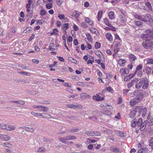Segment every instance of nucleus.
Returning a JSON list of instances; mask_svg holds the SVG:
<instances>
[{
    "label": "nucleus",
    "instance_id": "obj_8",
    "mask_svg": "<svg viewBox=\"0 0 153 153\" xmlns=\"http://www.w3.org/2000/svg\"><path fill=\"white\" fill-rule=\"evenodd\" d=\"M66 106L67 108L71 109H74L75 108H82V107L81 105L78 103H76V104L74 103L67 104L66 105Z\"/></svg>",
    "mask_w": 153,
    "mask_h": 153
},
{
    "label": "nucleus",
    "instance_id": "obj_14",
    "mask_svg": "<svg viewBox=\"0 0 153 153\" xmlns=\"http://www.w3.org/2000/svg\"><path fill=\"white\" fill-rule=\"evenodd\" d=\"M129 73V70L127 68H122L120 70V73L122 76H123L125 74H128Z\"/></svg>",
    "mask_w": 153,
    "mask_h": 153
},
{
    "label": "nucleus",
    "instance_id": "obj_64",
    "mask_svg": "<svg viewBox=\"0 0 153 153\" xmlns=\"http://www.w3.org/2000/svg\"><path fill=\"white\" fill-rule=\"evenodd\" d=\"M81 25L83 27L85 28L87 27V25L84 22H82L81 23Z\"/></svg>",
    "mask_w": 153,
    "mask_h": 153
},
{
    "label": "nucleus",
    "instance_id": "obj_20",
    "mask_svg": "<svg viewBox=\"0 0 153 153\" xmlns=\"http://www.w3.org/2000/svg\"><path fill=\"white\" fill-rule=\"evenodd\" d=\"M93 98L94 100H95L97 101H101L104 100L103 98H101L97 94L93 96Z\"/></svg>",
    "mask_w": 153,
    "mask_h": 153
},
{
    "label": "nucleus",
    "instance_id": "obj_11",
    "mask_svg": "<svg viewBox=\"0 0 153 153\" xmlns=\"http://www.w3.org/2000/svg\"><path fill=\"white\" fill-rule=\"evenodd\" d=\"M143 84L142 85V88L144 89H146L147 88L149 87V81L148 80L147 78L146 77L144 78Z\"/></svg>",
    "mask_w": 153,
    "mask_h": 153
},
{
    "label": "nucleus",
    "instance_id": "obj_43",
    "mask_svg": "<svg viewBox=\"0 0 153 153\" xmlns=\"http://www.w3.org/2000/svg\"><path fill=\"white\" fill-rule=\"evenodd\" d=\"M86 37L88 39V40L90 42H92V38L90 34H86Z\"/></svg>",
    "mask_w": 153,
    "mask_h": 153
},
{
    "label": "nucleus",
    "instance_id": "obj_51",
    "mask_svg": "<svg viewBox=\"0 0 153 153\" xmlns=\"http://www.w3.org/2000/svg\"><path fill=\"white\" fill-rule=\"evenodd\" d=\"M146 73L147 74H149L151 71V68L149 67H146Z\"/></svg>",
    "mask_w": 153,
    "mask_h": 153
},
{
    "label": "nucleus",
    "instance_id": "obj_53",
    "mask_svg": "<svg viewBox=\"0 0 153 153\" xmlns=\"http://www.w3.org/2000/svg\"><path fill=\"white\" fill-rule=\"evenodd\" d=\"M106 89L107 91H109L111 93H112L113 92V90L112 88L111 87H106Z\"/></svg>",
    "mask_w": 153,
    "mask_h": 153
},
{
    "label": "nucleus",
    "instance_id": "obj_54",
    "mask_svg": "<svg viewBox=\"0 0 153 153\" xmlns=\"http://www.w3.org/2000/svg\"><path fill=\"white\" fill-rule=\"evenodd\" d=\"M40 113H39L35 112H31V114L34 116H40Z\"/></svg>",
    "mask_w": 153,
    "mask_h": 153
},
{
    "label": "nucleus",
    "instance_id": "obj_17",
    "mask_svg": "<svg viewBox=\"0 0 153 153\" xmlns=\"http://www.w3.org/2000/svg\"><path fill=\"white\" fill-rule=\"evenodd\" d=\"M106 38L110 42H112L113 41V37L112 35L110 33H107L105 34Z\"/></svg>",
    "mask_w": 153,
    "mask_h": 153
},
{
    "label": "nucleus",
    "instance_id": "obj_60",
    "mask_svg": "<svg viewBox=\"0 0 153 153\" xmlns=\"http://www.w3.org/2000/svg\"><path fill=\"white\" fill-rule=\"evenodd\" d=\"M87 45L85 46V48L86 49L88 50V49H90L91 48V45L90 44H87Z\"/></svg>",
    "mask_w": 153,
    "mask_h": 153
},
{
    "label": "nucleus",
    "instance_id": "obj_46",
    "mask_svg": "<svg viewBox=\"0 0 153 153\" xmlns=\"http://www.w3.org/2000/svg\"><path fill=\"white\" fill-rule=\"evenodd\" d=\"M137 121H135V120H134L132 121V123L131 124V126L133 127H134L136 126L137 124Z\"/></svg>",
    "mask_w": 153,
    "mask_h": 153
},
{
    "label": "nucleus",
    "instance_id": "obj_5",
    "mask_svg": "<svg viewBox=\"0 0 153 153\" xmlns=\"http://www.w3.org/2000/svg\"><path fill=\"white\" fill-rule=\"evenodd\" d=\"M152 39L144 40L142 43V45L144 48L146 49H151L153 48V42Z\"/></svg>",
    "mask_w": 153,
    "mask_h": 153
},
{
    "label": "nucleus",
    "instance_id": "obj_33",
    "mask_svg": "<svg viewBox=\"0 0 153 153\" xmlns=\"http://www.w3.org/2000/svg\"><path fill=\"white\" fill-rule=\"evenodd\" d=\"M103 13L102 11H100L97 14L98 20V21H100V19L102 17V14Z\"/></svg>",
    "mask_w": 153,
    "mask_h": 153
},
{
    "label": "nucleus",
    "instance_id": "obj_34",
    "mask_svg": "<svg viewBox=\"0 0 153 153\" xmlns=\"http://www.w3.org/2000/svg\"><path fill=\"white\" fill-rule=\"evenodd\" d=\"M78 11L76 10L74 11L73 12V15H71L72 16H74L76 18L78 17L79 15V13H78Z\"/></svg>",
    "mask_w": 153,
    "mask_h": 153
},
{
    "label": "nucleus",
    "instance_id": "obj_48",
    "mask_svg": "<svg viewBox=\"0 0 153 153\" xmlns=\"http://www.w3.org/2000/svg\"><path fill=\"white\" fill-rule=\"evenodd\" d=\"M142 68V65L141 64H139L137 66V67L136 68V72H137L138 71H139Z\"/></svg>",
    "mask_w": 153,
    "mask_h": 153
},
{
    "label": "nucleus",
    "instance_id": "obj_59",
    "mask_svg": "<svg viewBox=\"0 0 153 153\" xmlns=\"http://www.w3.org/2000/svg\"><path fill=\"white\" fill-rule=\"evenodd\" d=\"M94 136H100L101 135L100 132L97 131H94Z\"/></svg>",
    "mask_w": 153,
    "mask_h": 153
},
{
    "label": "nucleus",
    "instance_id": "obj_9",
    "mask_svg": "<svg viewBox=\"0 0 153 153\" xmlns=\"http://www.w3.org/2000/svg\"><path fill=\"white\" fill-rule=\"evenodd\" d=\"M144 78H142L136 81L135 84V87L137 89H138L140 88L143 84Z\"/></svg>",
    "mask_w": 153,
    "mask_h": 153
},
{
    "label": "nucleus",
    "instance_id": "obj_41",
    "mask_svg": "<svg viewBox=\"0 0 153 153\" xmlns=\"http://www.w3.org/2000/svg\"><path fill=\"white\" fill-rule=\"evenodd\" d=\"M100 44L99 42H97L95 44V48L96 49H98L100 48Z\"/></svg>",
    "mask_w": 153,
    "mask_h": 153
},
{
    "label": "nucleus",
    "instance_id": "obj_21",
    "mask_svg": "<svg viewBox=\"0 0 153 153\" xmlns=\"http://www.w3.org/2000/svg\"><path fill=\"white\" fill-rule=\"evenodd\" d=\"M49 47L50 50L52 51L57 49V47L54 43H50Z\"/></svg>",
    "mask_w": 153,
    "mask_h": 153
},
{
    "label": "nucleus",
    "instance_id": "obj_27",
    "mask_svg": "<svg viewBox=\"0 0 153 153\" xmlns=\"http://www.w3.org/2000/svg\"><path fill=\"white\" fill-rule=\"evenodd\" d=\"M25 129L26 131H29L30 132H33L34 131V129L33 128L26 127L25 128Z\"/></svg>",
    "mask_w": 153,
    "mask_h": 153
},
{
    "label": "nucleus",
    "instance_id": "obj_15",
    "mask_svg": "<svg viewBox=\"0 0 153 153\" xmlns=\"http://www.w3.org/2000/svg\"><path fill=\"white\" fill-rule=\"evenodd\" d=\"M127 16H123L122 15H120L119 16V21L123 25L125 24L126 21V19Z\"/></svg>",
    "mask_w": 153,
    "mask_h": 153
},
{
    "label": "nucleus",
    "instance_id": "obj_44",
    "mask_svg": "<svg viewBox=\"0 0 153 153\" xmlns=\"http://www.w3.org/2000/svg\"><path fill=\"white\" fill-rule=\"evenodd\" d=\"M19 73L24 75H26L27 76H30V73H27L25 72H24L23 71H22Z\"/></svg>",
    "mask_w": 153,
    "mask_h": 153
},
{
    "label": "nucleus",
    "instance_id": "obj_16",
    "mask_svg": "<svg viewBox=\"0 0 153 153\" xmlns=\"http://www.w3.org/2000/svg\"><path fill=\"white\" fill-rule=\"evenodd\" d=\"M129 58L130 61L132 63H134L135 62V61L137 59L136 57L133 54L129 55Z\"/></svg>",
    "mask_w": 153,
    "mask_h": 153
},
{
    "label": "nucleus",
    "instance_id": "obj_31",
    "mask_svg": "<svg viewBox=\"0 0 153 153\" xmlns=\"http://www.w3.org/2000/svg\"><path fill=\"white\" fill-rule=\"evenodd\" d=\"M142 109V108L141 107L137 106L135 107L134 111L136 112H137L140 113L141 112Z\"/></svg>",
    "mask_w": 153,
    "mask_h": 153
},
{
    "label": "nucleus",
    "instance_id": "obj_26",
    "mask_svg": "<svg viewBox=\"0 0 153 153\" xmlns=\"http://www.w3.org/2000/svg\"><path fill=\"white\" fill-rule=\"evenodd\" d=\"M111 150L116 153H117L120 151V150L119 148H116L115 147L111 148Z\"/></svg>",
    "mask_w": 153,
    "mask_h": 153
},
{
    "label": "nucleus",
    "instance_id": "obj_3",
    "mask_svg": "<svg viewBox=\"0 0 153 153\" xmlns=\"http://www.w3.org/2000/svg\"><path fill=\"white\" fill-rule=\"evenodd\" d=\"M76 138V137L74 135H69L65 136L63 137H59V140L62 143L69 145L73 143L72 141H68L69 140H72Z\"/></svg>",
    "mask_w": 153,
    "mask_h": 153
},
{
    "label": "nucleus",
    "instance_id": "obj_58",
    "mask_svg": "<svg viewBox=\"0 0 153 153\" xmlns=\"http://www.w3.org/2000/svg\"><path fill=\"white\" fill-rule=\"evenodd\" d=\"M149 146L152 147V149H153V137H152L150 140L149 143Z\"/></svg>",
    "mask_w": 153,
    "mask_h": 153
},
{
    "label": "nucleus",
    "instance_id": "obj_56",
    "mask_svg": "<svg viewBox=\"0 0 153 153\" xmlns=\"http://www.w3.org/2000/svg\"><path fill=\"white\" fill-rule=\"evenodd\" d=\"M62 85L68 87H71L72 86L71 85H69V84L67 82H65L64 83L62 84Z\"/></svg>",
    "mask_w": 153,
    "mask_h": 153
},
{
    "label": "nucleus",
    "instance_id": "obj_6",
    "mask_svg": "<svg viewBox=\"0 0 153 153\" xmlns=\"http://www.w3.org/2000/svg\"><path fill=\"white\" fill-rule=\"evenodd\" d=\"M146 124L147 121H145L143 122L142 119L141 118H139L137 123V127L138 128V129H139L140 131H143L146 128Z\"/></svg>",
    "mask_w": 153,
    "mask_h": 153
},
{
    "label": "nucleus",
    "instance_id": "obj_22",
    "mask_svg": "<svg viewBox=\"0 0 153 153\" xmlns=\"http://www.w3.org/2000/svg\"><path fill=\"white\" fill-rule=\"evenodd\" d=\"M108 16L109 18L111 20L113 19H114V12L110 11L108 13Z\"/></svg>",
    "mask_w": 153,
    "mask_h": 153
},
{
    "label": "nucleus",
    "instance_id": "obj_7",
    "mask_svg": "<svg viewBox=\"0 0 153 153\" xmlns=\"http://www.w3.org/2000/svg\"><path fill=\"white\" fill-rule=\"evenodd\" d=\"M146 124L147 121H145L143 122L142 119L141 118H139L137 123V127L138 128V129H139L140 131H143L146 128Z\"/></svg>",
    "mask_w": 153,
    "mask_h": 153
},
{
    "label": "nucleus",
    "instance_id": "obj_62",
    "mask_svg": "<svg viewBox=\"0 0 153 153\" xmlns=\"http://www.w3.org/2000/svg\"><path fill=\"white\" fill-rule=\"evenodd\" d=\"M105 113L107 115H109L111 114V112L108 110L105 111Z\"/></svg>",
    "mask_w": 153,
    "mask_h": 153
},
{
    "label": "nucleus",
    "instance_id": "obj_38",
    "mask_svg": "<svg viewBox=\"0 0 153 153\" xmlns=\"http://www.w3.org/2000/svg\"><path fill=\"white\" fill-rule=\"evenodd\" d=\"M69 27L68 25V23H64L62 25V29L63 30L65 28L67 29Z\"/></svg>",
    "mask_w": 153,
    "mask_h": 153
},
{
    "label": "nucleus",
    "instance_id": "obj_2",
    "mask_svg": "<svg viewBox=\"0 0 153 153\" xmlns=\"http://www.w3.org/2000/svg\"><path fill=\"white\" fill-rule=\"evenodd\" d=\"M135 18L146 23H151L153 22V19L149 14L143 15H136L135 16Z\"/></svg>",
    "mask_w": 153,
    "mask_h": 153
},
{
    "label": "nucleus",
    "instance_id": "obj_12",
    "mask_svg": "<svg viewBox=\"0 0 153 153\" xmlns=\"http://www.w3.org/2000/svg\"><path fill=\"white\" fill-rule=\"evenodd\" d=\"M104 22L105 24L107 26H108L110 27H112L113 28V30L114 31H115V28L113 27L111 25V24L109 22L108 20L106 18H104L103 19Z\"/></svg>",
    "mask_w": 153,
    "mask_h": 153
},
{
    "label": "nucleus",
    "instance_id": "obj_40",
    "mask_svg": "<svg viewBox=\"0 0 153 153\" xmlns=\"http://www.w3.org/2000/svg\"><path fill=\"white\" fill-rule=\"evenodd\" d=\"M109 105H108L107 104L105 103H101L100 105V107H101L102 108H105L109 106Z\"/></svg>",
    "mask_w": 153,
    "mask_h": 153
},
{
    "label": "nucleus",
    "instance_id": "obj_32",
    "mask_svg": "<svg viewBox=\"0 0 153 153\" xmlns=\"http://www.w3.org/2000/svg\"><path fill=\"white\" fill-rule=\"evenodd\" d=\"M134 23L136 25L139 27H141L143 24V22L139 21H135Z\"/></svg>",
    "mask_w": 153,
    "mask_h": 153
},
{
    "label": "nucleus",
    "instance_id": "obj_24",
    "mask_svg": "<svg viewBox=\"0 0 153 153\" xmlns=\"http://www.w3.org/2000/svg\"><path fill=\"white\" fill-rule=\"evenodd\" d=\"M80 96L82 98H88L89 97V96L88 94L82 93L80 94Z\"/></svg>",
    "mask_w": 153,
    "mask_h": 153
},
{
    "label": "nucleus",
    "instance_id": "obj_61",
    "mask_svg": "<svg viewBox=\"0 0 153 153\" xmlns=\"http://www.w3.org/2000/svg\"><path fill=\"white\" fill-rule=\"evenodd\" d=\"M146 148H144L142 149H140V150H138V153H141L142 152H144V150H146Z\"/></svg>",
    "mask_w": 153,
    "mask_h": 153
},
{
    "label": "nucleus",
    "instance_id": "obj_42",
    "mask_svg": "<svg viewBox=\"0 0 153 153\" xmlns=\"http://www.w3.org/2000/svg\"><path fill=\"white\" fill-rule=\"evenodd\" d=\"M68 59L75 64L77 63V61L72 57H69L68 58Z\"/></svg>",
    "mask_w": 153,
    "mask_h": 153
},
{
    "label": "nucleus",
    "instance_id": "obj_63",
    "mask_svg": "<svg viewBox=\"0 0 153 153\" xmlns=\"http://www.w3.org/2000/svg\"><path fill=\"white\" fill-rule=\"evenodd\" d=\"M32 61L34 63L36 64H38L39 62V60L36 59H32Z\"/></svg>",
    "mask_w": 153,
    "mask_h": 153
},
{
    "label": "nucleus",
    "instance_id": "obj_18",
    "mask_svg": "<svg viewBox=\"0 0 153 153\" xmlns=\"http://www.w3.org/2000/svg\"><path fill=\"white\" fill-rule=\"evenodd\" d=\"M49 108L48 107L44 106L39 105V110L43 112H47L48 111Z\"/></svg>",
    "mask_w": 153,
    "mask_h": 153
},
{
    "label": "nucleus",
    "instance_id": "obj_19",
    "mask_svg": "<svg viewBox=\"0 0 153 153\" xmlns=\"http://www.w3.org/2000/svg\"><path fill=\"white\" fill-rule=\"evenodd\" d=\"M40 116L44 118L50 119L51 118V116L47 113H42L40 114Z\"/></svg>",
    "mask_w": 153,
    "mask_h": 153
},
{
    "label": "nucleus",
    "instance_id": "obj_50",
    "mask_svg": "<svg viewBox=\"0 0 153 153\" xmlns=\"http://www.w3.org/2000/svg\"><path fill=\"white\" fill-rule=\"evenodd\" d=\"M7 126L6 125L4 124H1V126L0 127V128L3 129H7Z\"/></svg>",
    "mask_w": 153,
    "mask_h": 153
},
{
    "label": "nucleus",
    "instance_id": "obj_10",
    "mask_svg": "<svg viewBox=\"0 0 153 153\" xmlns=\"http://www.w3.org/2000/svg\"><path fill=\"white\" fill-rule=\"evenodd\" d=\"M114 41V44H116L115 46L117 47L120 46L121 40L118 35L117 34H115V35Z\"/></svg>",
    "mask_w": 153,
    "mask_h": 153
},
{
    "label": "nucleus",
    "instance_id": "obj_45",
    "mask_svg": "<svg viewBox=\"0 0 153 153\" xmlns=\"http://www.w3.org/2000/svg\"><path fill=\"white\" fill-rule=\"evenodd\" d=\"M40 15L43 16L45 15L46 13V11L45 10H42L40 12Z\"/></svg>",
    "mask_w": 153,
    "mask_h": 153
},
{
    "label": "nucleus",
    "instance_id": "obj_23",
    "mask_svg": "<svg viewBox=\"0 0 153 153\" xmlns=\"http://www.w3.org/2000/svg\"><path fill=\"white\" fill-rule=\"evenodd\" d=\"M147 111V109L146 108H144L141 110V112H140L142 114V117H144L146 114Z\"/></svg>",
    "mask_w": 153,
    "mask_h": 153
},
{
    "label": "nucleus",
    "instance_id": "obj_49",
    "mask_svg": "<svg viewBox=\"0 0 153 153\" xmlns=\"http://www.w3.org/2000/svg\"><path fill=\"white\" fill-rule=\"evenodd\" d=\"M58 17L60 20H63L65 19V17L63 14H60L58 15Z\"/></svg>",
    "mask_w": 153,
    "mask_h": 153
},
{
    "label": "nucleus",
    "instance_id": "obj_39",
    "mask_svg": "<svg viewBox=\"0 0 153 153\" xmlns=\"http://www.w3.org/2000/svg\"><path fill=\"white\" fill-rule=\"evenodd\" d=\"M116 135L121 137H124V134L121 131H117L116 133Z\"/></svg>",
    "mask_w": 153,
    "mask_h": 153
},
{
    "label": "nucleus",
    "instance_id": "obj_13",
    "mask_svg": "<svg viewBox=\"0 0 153 153\" xmlns=\"http://www.w3.org/2000/svg\"><path fill=\"white\" fill-rule=\"evenodd\" d=\"M0 138L2 140L7 141L9 140L10 137L7 135L0 134Z\"/></svg>",
    "mask_w": 153,
    "mask_h": 153
},
{
    "label": "nucleus",
    "instance_id": "obj_30",
    "mask_svg": "<svg viewBox=\"0 0 153 153\" xmlns=\"http://www.w3.org/2000/svg\"><path fill=\"white\" fill-rule=\"evenodd\" d=\"M136 115V112L134 110L131 111L129 114V116L131 118H133Z\"/></svg>",
    "mask_w": 153,
    "mask_h": 153
},
{
    "label": "nucleus",
    "instance_id": "obj_29",
    "mask_svg": "<svg viewBox=\"0 0 153 153\" xmlns=\"http://www.w3.org/2000/svg\"><path fill=\"white\" fill-rule=\"evenodd\" d=\"M94 131H87L85 133V134L89 136H94Z\"/></svg>",
    "mask_w": 153,
    "mask_h": 153
},
{
    "label": "nucleus",
    "instance_id": "obj_52",
    "mask_svg": "<svg viewBox=\"0 0 153 153\" xmlns=\"http://www.w3.org/2000/svg\"><path fill=\"white\" fill-rule=\"evenodd\" d=\"M145 4L146 6L148 7L149 10H150L151 9H152L151 4L149 2H147Z\"/></svg>",
    "mask_w": 153,
    "mask_h": 153
},
{
    "label": "nucleus",
    "instance_id": "obj_37",
    "mask_svg": "<svg viewBox=\"0 0 153 153\" xmlns=\"http://www.w3.org/2000/svg\"><path fill=\"white\" fill-rule=\"evenodd\" d=\"M3 145L5 147L9 148H11L12 146V145L8 142L4 143H3Z\"/></svg>",
    "mask_w": 153,
    "mask_h": 153
},
{
    "label": "nucleus",
    "instance_id": "obj_57",
    "mask_svg": "<svg viewBox=\"0 0 153 153\" xmlns=\"http://www.w3.org/2000/svg\"><path fill=\"white\" fill-rule=\"evenodd\" d=\"M5 152L7 153H11L12 152V150L9 148L5 149Z\"/></svg>",
    "mask_w": 153,
    "mask_h": 153
},
{
    "label": "nucleus",
    "instance_id": "obj_47",
    "mask_svg": "<svg viewBox=\"0 0 153 153\" xmlns=\"http://www.w3.org/2000/svg\"><path fill=\"white\" fill-rule=\"evenodd\" d=\"M53 6L52 4V3H48L46 5V7L48 9H50L52 8Z\"/></svg>",
    "mask_w": 153,
    "mask_h": 153
},
{
    "label": "nucleus",
    "instance_id": "obj_28",
    "mask_svg": "<svg viewBox=\"0 0 153 153\" xmlns=\"http://www.w3.org/2000/svg\"><path fill=\"white\" fill-rule=\"evenodd\" d=\"M146 64H153V59L148 58L146 60Z\"/></svg>",
    "mask_w": 153,
    "mask_h": 153
},
{
    "label": "nucleus",
    "instance_id": "obj_55",
    "mask_svg": "<svg viewBox=\"0 0 153 153\" xmlns=\"http://www.w3.org/2000/svg\"><path fill=\"white\" fill-rule=\"evenodd\" d=\"M136 72L137 73V75L138 76L140 77L142 75L143 72L141 71H138Z\"/></svg>",
    "mask_w": 153,
    "mask_h": 153
},
{
    "label": "nucleus",
    "instance_id": "obj_4",
    "mask_svg": "<svg viewBox=\"0 0 153 153\" xmlns=\"http://www.w3.org/2000/svg\"><path fill=\"white\" fill-rule=\"evenodd\" d=\"M146 33L142 36V38L144 40L152 39H153V29L146 30Z\"/></svg>",
    "mask_w": 153,
    "mask_h": 153
},
{
    "label": "nucleus",
    "instance_id": "obj_1",
    "mask_svg": "<svg viewBox=\"0 0 153 153\" xmlns=\"http://www.w3.org/2000/svg\"><path fill=\"white\" fill-rule=\"evenodd\" d=\"M142 90H136L133 93L135 97V98L130 101L131 105L133 106L134 105L140 102L143 99V95Z\"/></svg>",
    "mask_w": 153,
    "mask_h": 153
},
{
    "label": "nucleus",
    "instance_id": "obj_25",
    "mask_svg": "<svg viewBox=\"0 0 153 153\" xmlns=\"http://www.w3.org/2000/svg\"><path fill=\"white\" fill-rule=\"evenodd\" d=\"M16 127L12 125H9L7 126V130L8 131H12L15 129Z\"/></svg>",
    "mask_w": 153,
    "mask_h": 153
},
{
    "label": "nucleus",
    "instance_id": "obj_36",
    "mask_svg": "<svg viewBox=\"0 0 153 153\" xmlns=\"http://www.w3.org/2000/svg\"><path fill=\"white\" fill-rule=\"evenodd\" d=\"M126 62V61L123 59H120L118 61V64L120 65H123L125 64Z\"/></svg>",
    "mask_w": 153,
    "mask_h": 153
},
{
    "label": "nucleus",
    "instance_id": "obj_35",
    "mask_svg": "<svg viewBox=\"0 0 153 153\" xmlns=\"http://www.w3.org/2000/svg\"><path fill=\"white\" fill-rule=\"evenodd\" d=\"M95 54L100 58H101L103 56L102 54L100 51H97L95 52Z\"/></svg>",
    "mask_w": 153,
    "mask_h": 153
}]
</instances>
